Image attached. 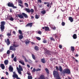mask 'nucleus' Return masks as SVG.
<instances>
[{"instance_id": "nucleus-14", "label": "nucleus", "mask_w": 79, "mask_h": 79, "mask_svg": "<svg viewBox=\"0 0 79 79\" xmlns=\"http://www.w3.org/2000/svg\"><path fill=\"white\" fill-rule=\"evenodd\" d=\"M73 37L74 39H76L77 38V36L76 34H74L73 36Z\"/></svg>"}, {"instance_id": "nucleus-56", "label": "nucleus", "mask_w": 79, "mask_h": 79, "mask_svg": "<svg viewBox=\"0 0 79 79\" xmlns=\"http://www.w3.org/2000/svg\"><path fill=\"white\" fill-rule=\"evenodd\" d=\"M27 74L28 75H31V73H30V72H27Z\"/></svg>"}, {"instance_id": "nucleus-64", "label": "nucleus", "mask_w": 79, "mask_h": 79, "mask_svg": "<svg viewBox=\"0 0 79 79\" xmlns=\"http://www.w3.org/2000/svg\"><path fill=\"white\" fill-rule=\"evenodd\" d=\"M27 67H28V68H30V65H29V64H27Z\"/></svg>"}, {"instance_id": "nucleus-32", "label": "nucleus", "mask_w": 79, "mask_h": 79, "mask_svg": "<svg viewBox=\"0 0 79 79\" xmlns=\"http://www.w3.org/2000/svg\"><path fill=\"white\" fill-rule=\"evenodd\" d=\"M51 41L52 40V41H55V40L53 37H51L50 38Z\"/></svg>"}, {"instance_id": "nucleus-20", "label": "nucleus", "mask_w": 79, "mask_h": 79, "mask_svg": "<svg viewBox=\"0 0 79 79\" xmlns=\"http://www.w3.org/2000/svg\"><path fill=\"white\" fill-rule=\"evenodd\" d=\"M34 49L36 51H38L39 50V47L37 46H35L34 47Z\"/></svg>"}, {"instance_id": "nucleus-52", "label": "nucleus", "mask_w": 79, "mask_h": 79, "mask_svg": "<svg viewBox=\"0 0 79 79\" xmlns=\"http://www.w3.org/2000/svg\"><path fill=\"white\" fill-rule=\"evenodd\" d=\"M19 2L20 3V4H22V3H23V1H21V0H20Z\"/></svg>"}, {"instance_id": "nucleus-48", "label": "nucleus", "mask_w": 79, "mask_h": 79, "mask_svg": "<svg viewBox=\"0 0 79 79\" xmlns=\"http://www.w3.org/2000/svg\"><path fill=\"white\" fill-rule=\"evenodd\" d=\"M38 2L42 3V0H38Z\"/></svg>"}, {"instance_id": "nucleus-42", "label": "nucleus", "mask_w": 79, "mask_h": 79, "mask_svg": "<svg viewBox=\"0 0 79 79\" xmlns=\"http://www.w3.org/2000/svg\"><path fill=\"white\" fill-rule=\"evenodd\" d=\"M35 71H36V70L35 68H34L33 70L32 71V73H35Z\"/></svg>"}, {"instance_id": "nucleus-13", "label": "nucleus", "mask_w": 79, "mask_h": 79, "mask_svg": "<svg viewBox=\"0 0 79 79\" xmlns=\"http://www.w3.org/2000/svg\"><path fill=\"white\" fill-rule=\"evenodd\" d=\"M22 15L25 18H28V16L27 14H26L25 13H22Z\"/></svg>"}, {"instance_id": "nucleus-30", "label": "nucleus", "mask_w": 79, "mask_h": 79, "mask_svg": "<svg viewBox=\"0 0 79 79\" xmlns=\"http://www.w3.org/2000/svg\"><path fill=\"white\" fill-rule=\"evenodd\" d=\"M19 32L20 34L23 35V32H22V31L20 30H19Z\"/></svg>"}, {"instance_id": "nucleus-49", "label": "nucleus", "mask_w": 79, "mask_h": 79, "mask_svg": "<svg viewBox=\"0 0 79 79\" xmlns=\"http://www.w3.org/2000/svg\"><path fill=\"white\" fill-rule=\"evenodd\" d=\"M52 29H53L54 30H56V27H55V26H54L53 27H52Z\"/></svg>"}, {"instance_id": "nucleus-6", "label": "nucleus", "mask_w": 79, "mask_h": 79, "mask_svg": "<svg viewBox=\"0 0 79 79\" xmlns=\"http://www.w3.org/2000/svg\"><path fill=\"white\" fill-rule=\"evenodd\" d=\"M53 74L54 77H56V76H58L60 75L58 73V72L55 70L53 71Z\"/></svg>"}, {"instance_id": "nucleus-54", "label": "nucleus", "mask_w": 79, "mask_h": 79, "mask_svg": "<svg viewBox=\"0 0 79 79\" xmlns=\"http://www.w3.org/2000/svg\"><path fill=\"white\" fill-rule=\"evenodd\" d=\"M14 57H15V55H14V54H13L11 56V58H14Z\"/></svg>"}, {"instance_id": "nucleus-38", "label": "nucleus", "mask_w": 79, "mask_h": 79, "mask_svg": "<svg viewBox=\"0 0 79 79\" xmlns=\"http://www.w3.org/2000/svg\"><path fill=\"white\" fill-rule=\"evenodd\" d=\"M28 79H32V76L28 75Z\"/></svg>"}, {"instance_id": "nucleus-26", "label": "nucleus", "mask_w": 79, "mask_h": 79, "mask_svg": "<svg viewBox=\"0 0 79 79\" xmlns=\"http://www.w3.org/2000/svg\"><path fill=\"white\" fill-rule=\"evenodd\" d=\"M31 42L30 41L28 40V39H27V40L25 41V44H30Z\"/></svg>"}, {"instance_id": "nucleus-43", "label": "nucleus", "mask_w": 79, "mask_h": 79, "mask_svg": "<svg viewBox=\"0 0 79 79\" xmlns=\"http://www.w3.org/2000/svg\"><path fill=\"white\" fill-rule=\"evenodd\" d=\"M38 34L41 35V34H42V31H38Z\"/></svg>"}, {"instance_id": "nucleus-39", "label": "nucleus", "mask_w": 79, "mask_h": 79, "mask_svg": "<svg viewBox=\"0 0 79 79\" xmlns=\"http://www.w3.org/2000/svg\"><path fill=\"white\" fill-rule=\"evenodd\" d=\"M36 38L38 40H41V38L39 37H36Z\"/></svg>"}, {"instance_id": "nucleus-12", "label": "nucleus", "mask_w": 79, "mask_h": 79, "mask_svg": "<svg viewBox=\"0 0 79 79\" xmlns=\"http://www.w3.org/2000/svg\"><path fill=\"white\" fill-rule=\"evenodd\" d=\"M7 19H9L10 21H13L14 20V19L13 17H11V16H9L7 17Z\"/></svg>"}, {"instance_id": "nucleus-19", "label": "nucleus", "mask_w": 79, "mask_h": 79, "mask_svg": "<svg viewBox=\"0 0 79 79\" xmlns=\"http://www.w3.org/2000/svg\"><path fill=\"white\" fill-rule=\"evenodd\" d=\"M69 19L70 22H73V17H69Z\"/></svg>"}, {"instance_id": "nucleus-18", "label": "nucleus", "mask_w": 79, "mask_h": 79, "mask_svg": "<svg viewBox=\"0 0 79 79\" xmlns=\"http://www.w3.org/2000/svg\"><path fill=\"white\" fill-rule=\"evenodd\" d=\"M17 71H18V72L20 74H21V70H20L19 68L18 67H17Z\"/></svg>"}, {"instance_id": "nucleus-53", "label": "nucleus", "mask_w": 79, "mask_h": 79, "mask_svg": "<svg viewBox=\"0 0 79 79\" xmlns=\"http://www.w3.org/2000/svg\"><path fill=\"white\" fill-rule=\"evenodd\" d=\"M59 47L61 49V48H62V45H59Z\"/></svg>"}, {"instance_id": "nucleus-31", "label": "nucleus", "mask_w": 79, "mask_h": 79, "mask_svg": "<svg viewBox=\"0 0 79 79\" xmlns=\"http://www.w3.org/2000/svg\"><path fill=\"white\" fill-rule=\"evenodd\" d=\"M45 70L47 73L48 74H49V73H50V72H49V70H48V69L46 68Z\"/></svg>"}, {"instance_id": "nucleus-57", "label": "nucleus", "mask_w": 79, "mask_h": 79, "mask_svg": "<svg viewBox=\"0 0 79 79\" xmlns=\"http://www.w3.org/2000/svg\"><path fill=\"white\" fill-rule=\"evenodd\" d=\"M3 48H2V49H1L0 50V52H3Z\"/></svg>"}, {"instance_id": "nucleus-27", "label": "nucleus", "mask_w": 79, "mask_h": 79, "mask_svg": "<svg viewBox=\"0 0 79 79\" xmlns=\"http://www.w3.org/2000/svg\"><path fill=\"white\" fill-rule=\"evenodd\" d=\"M18 16L19 18H21V19L23 18H24V17L23 16V15H21L20 14H18Z\"/></svg>"}, {"instance_id": "nucleus-1", "label": "nucleus", "mask_w": 79, "mask_h": 79, "mask_svg": "<svg viewBox=\"0 0 79 79\" xmlns=\"http://www.w3.org/2000/svg\"><path fill=\"white\" fill-rule=\"evenodd\" d=\"M59 67V68L58 66H56V70L57 71H60V72H61V74L64 75L65 74H71V71H70L69 69H64V70H63V69L61 66H60Z\"/></svg>"}, {"instance_id": "nucleus-45", "label": "nucleus", "mask_w": 79, "mask_h": 79, "mask_svg": "<svg viewBox=\"0 0 79 79\" xmlns=\"http://www.w3.org/2000/svg\"><path fill=\"white\" fill-rule=\"evenodd\" d=\"M73 59H74V60H75L76 61V62H77V63H78V60H77V59H75V58H74V57H73Z\"/></svg>"}, {"instance_id": "nucleus-50", "label": "nucleus", "mask_w": 79, "mask_h": 79, "mask_svg": "<svg viewBox=\"0 0 79 79\" xmlns=\"http://www.w3.org/2000/svg\"><path fill=\"white\" fill-rule=\"evenodd\" d=\"M6 54H4L3 55L4 58H6Z\"/></svg>"}, {"instance_id": "nucleus-44", "label": "nucleus", "mask_w": 79, "mask_h": 79, "mask_svg": "<svg viewBox=\"0 0 79 79\" xmlns=\"http://www.w3.org/2000/svg\"><path fill=\"white\" fill-rule=\"evenodd\" d=\"M24 4L25 5V6H26V7H28V6H29V5H28V4H27V3H25Z\"/></svg>"}, {"instance_id": "nucleus-36", "label": "nucleus", "mask_w": 79, "mask_h": 79, "mask_svg": "<svg viewBox=\"0 0 79 79\" xmlns=\"http://www.w3.org/2000/svg\"><path fill=\"white\" fill-rule=\"evenodd\" d=\"M43 42L44 44H46V43H47V40H44Z\"/></svg>"}, {"instance_id": "nucleus-10", "label": "nucleus", "mask_w": 79, "mask_h": 79, "mask_svg": "<svg viewBox=\"0 0 79 79\" xmlns=\"http://www.w3.org/2000/svg\"><path fill=\"white\" fill-rule=\"evenodd\" d=\"M38 79H45V76L44 75H41Z\"/></svg>"}, {"instance_id": "nucleus-23", "label": "nucleus", "mask_w": 79, "mask_h": 79, "mask_svg": "<svg viewBox=\"0 0 79 79\" xmlns=\"http://www.w3.org/2000/svg\"><path fill=\"white\" fill-rule=\"evenodd\" d=\"M19 70H20V71H23V68L20 65H19Z\"/></svg>"}, {"instance_id": "nucleus-17", "label": "nucleus", "mask_w": 79, "mask_h": 79, "mask_svg": "<svg viewBox=\"0 0 79 79\" xmlns=\"http://www.w3.org/2000/svg\"><path fill=\"white\" fill-rule=\"evenodd\" d=\"M8 60H5L4 61V63L5 65H7L8 64Z\"/></svg>"}, {"instance_id": "nucleus-4", "label": "nucleus", "mask_w": 79, "mask_h": 79, "mask_svg": "<svg viewBox=\"0 0 79 79\" xmlns=\"http://www.w3.org/2000/svg\"><path fill=\"white\" fill-rule=\"evenodd\" d=\"M25 11L27 12V13H31V14H33V13L34 12V10L33 9H31L30 10L29 8H26Z\"/></svg>"}, {"instance_id": "nucleus-62", "label": "nucleus", "mask_w": 79, "mask_h": 79, "mask_svg": "<svg viewBox=\"0 0 79 79\" xmlns=\"http://www.w3.org/2000/svg\"><path fill=\"white\" fill-rule=\"evenodd\" d=\"M34 18L33 16H31V19H34Z\"/></svg>"}, {"instance_id": "nucleus-8", "label": "nucleus", "mask_w": 79, "mask_h": 79, "mask_svg": "<svg viewBox=\"0 0 79 79\" xmlns=\"http://www.w3.org/2000/svg\"><path fill=\"white\" fill-rule=\"evenodd\" d=\"M33 24V23H30L27 24V25H26V27H31L32 26V24Z\"/></svg>"}, {"instance_id": "nucleus-33", "label": "nucleus", "mask_w": 79, "mask_h": 79, "mask_svg": "<svg viewBox=\"0 0 79 79\" xmlns=\"http://www.w3.org/2000/svg\"><path fill=\"white\" fill-rule=\"evenodd\" d=\"M50 51L49 50H47L46 52V53L47 55H49L50 54Z\"/></svg>"}, {"instance_id": "nucleus-35", "label": "nucleus", "mask_w": 79, "mask_h": 79, "mask_svg": "<svg viewBox=\"0 0 79 79\" xmlns=\"http://www.w3.org/2000/svg\"><path fill=\"white\" fill-rule=\"evenodd\" d=\"M56 79H61V78L60 77V75L56 77Z\"/></svg>"}, {"instance_id": "nucleus-21", "label": "nucleus", "mask_w": 79, "mask_h": 79, "mask_svg": "<svg viewBox=\"0 0 79 79\" xmlns=\"http://www.w3.org/2000/svg\"><path fill=\"white\" fill-rule=\"evenodd\" d=\"M13 77L14 78H18V76L16 74H15L13 75Z\"/></svg>"}, {"instance_id": "nucleus-16", "label": "nucleus", "mask_w": 79, "mask_h": 79, "mask_svg": "<svg viewBox=\"0 0 79 79\" xmlns=\"http://www.w3.org/2000/svg\"><path fill=\"white\" fill-rule=\"evenodd\" d=\"M9 70H10L11 72H13V68L11 66H10L9 67Z\"/></svg>"}, {"instance_id": "nucleus-63", "label": "nucleus", "mask_w": 79, "mask_h": 79, "mask_svg": "<svg viewBox=\"0 0 79 79\" xmlns=\"http://www.w3.org/2000/svg\"><path fill=\"white\" fill-rule=\"evenodd\" d=\"M48 2H44V4H45V5H47V4H48Z\"/></svg>"}, {"instance_id": "nucleus-7", "label": "nucleus", "mask_w": 79, "mask_h": 79, "mask_svg": "<svg viewBox=\"0 0 79 79\" xmlns=\"http://www.w3.org/2000/svg\"><path fill=\"white\" fill-rule=\"evenodd\" d=\"M43 29H44L45 31H49L50 28L48 27H42Z\"/></svg>"}, {"instance_id": "nucleus-22", "label": "nucleus", "mask_w": 79, "mask_h": 79, "mask_svg": "<svg viewBox=\"0 0 79 79\" xmlns=\"http://www.w3.org/2000/svg\"><path fill=\"white\" fill-rule=\"evenodd\" d=\"M41 13L42 15H45L46 13V10H43L41 12Z\"/></svg>"}, {"instance_id": "nucleus-55", "label": "nucleus", "mask_w": 79, "mask_h": 79, "mask_svg": "<svg viewBox=\"0 0 79 79\" xmlns=\"http://www.w3.org/2000/svg\"><path fill=\"white\" fill-rule=\"evenodd\" d=\"M19 6H21V7L22 8H23V5H21L20 4H19Z\"/></svg>"}, {"instance_id": "nucleus-5", "label": "nucleus", "mask_w": 79, "mask_h": 79, "mask_svg": "<svg viewBox=\"0 0 79 79\" xmlns=\"http://www.w3.org/2000/svg\"><path fill=\"white\" fill-rule=\"evenodd\" d=\"M7 6L9 7H12L13 8H17V7L15 6L13 3H11V2H9L7 3Z\"/></svg>"}, {"instance_id": "nucleus-2", "label": "nucleus", "mask_w": 79, "mask_h": 79, "mask_svg": "<svg viewBox=\"0 0 79 79\" xmlns=\"http://www.w3.org/2000/svg\"><path fill=\"white\" fill-rule=\"evenodd\" d=\"M13 46H11L10 47L9 50H12V51H15L16 48L14 47H19V45L16 44L14 43Z\"/></svg>"}, {"instance_id": "nucleus-3", "label": "nucleus", "mask_w": 79, "mask_h": 79, "mask_svg": "<svg viewBox=\"0 0 79 79\" xmlns=\"http://www.w3.org/2000/svg\"><path fill=\"white\" fill-rule=\"evenodd\" d=\"M1 24L0 29L1 31H3L5 29V25L6 24V23L4 21H2L1 22Z\"/></svg>"}, {"instance_id": "nucleus-37", "label": "nucleus", "mask_w": 79, "mask_h": 79, "mask_svg": "<svg viewBox=\"0 0 79 79\" xmlns=\"http://www.w3.org/2000/svg\"><path fill=\"white\" fill-rule=\"evenodd\" d=\"M13 60L15 62H16L17 61V59L16 58V57H15L13 59Z\"/></svg>"}, {"instance_id": "nucleus-41", "label": "nucleus", "mask_w": 79, "mask_h": 79, "mask_svg": "<svg viewBox=\"0 0 79 79\" xmlns=\"http://www.w3.org/2000/svg\"><path fill=\"white\" fill-rule=\"evenodd\" d=\"M61 25L63 26H64L65 25V23L62 22L61 23Z\"/></svg>"}, {"instance_id": "nucleus-15", "label": "nucleus", "mask_w": 79, "mask_h": 79, "mask_svg": "<svg viewBox=\"0 0 79 79\" xmlns=\"http://www.w3.org/2000/svg\"><path fill=\"white\" fill-rule=\"evenodd\" d=\"M19 62L20 63H21V64H22V65H23V66H24V65H25V64L24 63V61L23 60H20L19 61Z\"/></svg>"}, {"instance_id": "nucleus-59", "label": "nucleus", "mask_w": 79, "mask_h": 79, "mask_svg": "<svg viewBox=\"0 0 79 79\" xmlns=\"http://www.w3.org/2000/svg\"><path fill=\"white\" fill-rule=\"evenodd\" d=\"M50 6V3L48 2V4L47 5V6L48 7Z\"/></svg>"}, {"instance_id": "nucleus-24", "label": "nucleus", "mask_w": 79, "mask_h": 79, "mask_svg": "<svg viewBox=\"0 0 79 79\" xmlns=\"http://www.w3.org/2000/svg\"><path fill=\"white\" fill-rule=\"evenodd\" d=\"M41 61L43 63H45V59L43 58L41 59Z\"/></svg>"}, {"instance_id": "nucleus-28", "label": "nucleus", "mask_w": 79, "mask_h": 79, "mask_svg": "<svg viewBox=\"0 0 79 79\" xmlns=\"http://www.w3.org/2000/svg\"><path fill=\"white\" fill-rule=\"evenodd\" d=\"M71 50L72 52L74 51V47L73 46H71Z\"/></svg>"}, {"instance_id": "nucleus-34", "label": "nucleus", "mask_w": 79, "mask_h": 79, "mask_svg": "<svg viewBox=\"0 0 79 79\" xmlns=\"http://www.w3.org/2000/svg\"><path fill=\"white\" fill-rule=\"evenodd\" d=\"M32 56L33 59V60H35V56H34V55L32 54Z\"/></svg>"}, {"instance_id": "nucleus-60", "label": "nucleus", "mask_w": 79, "mask_h": 79, "mask_svg": "<svg viewBox=\"0 0 79 79\" xmlns=\"http://www.w3.org/2000/svg\"><path fill=\"white\" fill-rule=\"evenodd\" d=\"M31 43V44L33 45H34V44H35V43H33L31 42H30Z\"/></svg>"}, {"instance_id": "nucleus-58", "label": "nucleus", "mask_w": 79, "mask_h": 79, "mask_svg": "<svg viewBox=\"0 0 79 79\" xmlns=\"http://www.w3.org/2000/svg\"><path fill=\"white\" fill-rule=\"evenodd\" d=\"M6 76H8V75H9V73H8V72H6Z\"/></svg>"}, {"instance_id": "nucleus-46", "label": "nucleus", "mask_w": 79, "mask_h": 79, "mask_svg": "<svg viewBox=\"0 0 79 79\" xmlns=\"http://www.w3.org/2000/svg\"><path fill=\"white\" fill-rule=\"evenodd\" d=\"M41 70V69H40L38 68L37 69H36V71H39Z\"/></svg>"}, {"instance_id": "nucleus-11", "label": "nucleus", "mask_w": 79, "mask_h": 79, "mask_svg": "<svg viewBox=\"0 0 79 79\" xmlns=\"http://www.w3.org/2000/svg\"><path fill=\"white\" fill-rule=\"evenodd\" d=\"M0 67H1L2 69H5V65L3 64H1L0 65Z\"/></svg>"}, {"instance_id": "nucleus-25", "label": "nucleus", "mask_w": 79, "mask_h": 79, "mask_svg": "<svg viewBox=\"0 0 79 79\" xmlns=\"http://www.w3.org/2000/svg\"><path fill=\"white\" fill-rule=\"evenodd\" d=\"M19 39L20 40L22 39L23 38V35H19Z\"/></svg>"}, {"instance_id": "nucleus-51", "label": "nucleus", "mask_w": 79, "mask_h": 79, "mask_svg": "<svg viewBox=\"0 0 79 79\" xmlns=\"http://www.w3.org/2000/svg\"><path fill=\"white\" fill-rule=\"evenodd\" d=\"M11 35V34L10 33H8L7 34V36H10Z\"/></svg>"}, {"instance_id": "nucleus-9", "label": "nucleus", "mask_w": 79, "mask_h": 79, "mask_svg": "<svg viewBox=\"0 0 79 79\" xmlns=\"http://www.w3.org/2000/svg\"><path fill=\"white\" fill-rule=\"evenodd\" d=\"M5 42L6 43L7 45H9L10 44V39H8L7 40V41L6 40H5Z\"/></svg>"}, {"instance_id": "nucleus-29", "label": "nucleus", "mask_w": 79, "mask_h": 79, "mask_svg": "<svg viewBox=\"0 0 79 79\" xmlns=\"http://www.w3.org/2000/svg\"><path fill=\"white\" fill-rule=\"evenodd\" d=\"M24 60H25V62H27V60L26 59V58H25L24 56L23 55L22 56Z\"/></svg>"}, {"instance_id": "nucleus-61", "label": "nucleus", "mask_w": 79, "mask_h": 79, "mask_svg": "<svg viewBox=\"0 0 79 79\" xmlns=\"http://www.w3.org/2000/svg\"><path fill=\"white\" fill-rule=\"evenodd\" d=\"M54 36L55 37V39H56V37H57V35H56V34H55L54 35Z\"/></svg>"}, {"instance_id": "nucleus-47", "label": "nucleus", "mask_w": 79, "mask_h": 79, "mask_svg": "<svg viewBox=\"0 0 79 79\" xmlns=\"http://www.w3.org/2000/svg\"><path fill=\"white\" fill-rule=\"evenodd\" d=\"M7 54H10V50H8L7 52Z\"/></svg>"}, {"instance_id": "nucleus-40", "label": "nucleus", "mask_w": 79, "mask_h": 79, "mask_svg": "<svg viewBox=\"0 0 79 79\" xmlns=\"http://www.w3.org/2000/svg\"><path fill=\"white\" fill-rule=\"evenodd\" d=\"M35 18H36V19H39V17L37 15H35Z\"/></svg>"}]
</instances>
